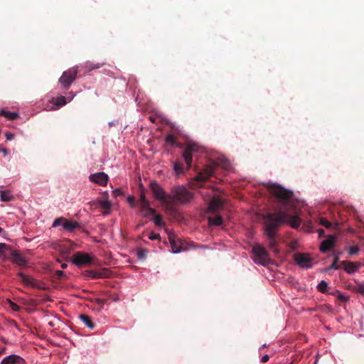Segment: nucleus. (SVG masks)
Returning <instances> with one entry per match:
<instances>
[{"label": "nucleus", "mask_w": 364, "mask_h": 364, "mask_svg": "<svg viewBox=\"0 0 364 364\" xmlns=\"http://www.w3.org/2000/svg\"><path fill=\"white\" fill-rule=\"evenodd\" d=\"M264 231L267 237V244L270 250L276 255L279 252L277 248V235L279 227L287 220V215L284 211H278L277 213H267L264 215Z\"/></svg>", "instance_id": "f257e3e1"}, {"label": "nucleus", "mask_w": 364, "mask_h": 364, "mask_svg": "<svg viewBox=\"0 0 364 364\" xmlns=\"http://www.w3.org/2000/svg\"><path fill=\"white\" fill-rule=\"evenodd\" d=\"M220 167L225 170H229L231 167L230 162L224 156H218L212 163L207 165L203 171L198 173L196 179L199 182L207 181L210 176L215 173L216 168Z\"/></svg>", "instance_id": "f03ea898"}, {"label": "nucleus", "mask_w": 364, "mask_h": 364, "mask_svg": "<svg viewBox=\"0 0 364 364\" xmlns=\"http://www.w3.org/2000/svg\"><path fill=\"white\" fill-rule=\"evenodd\" d=\"M171 193L168 196V199L181 203H188L193 197V194L183 186H173Z\"/></svg>", "instance_id": "7ed1b4c3"}, {"label": "nucleus", "mask_w": 364, "mask_h": 364, "mask_svg": "<svg viewBox=\"0 0 364 364\" xmlns=\"http://www.w3.org/2000/svg\"><path fill=\"white\" fill-rule=\"evenodd\" d=\"M252 252L253 260L255 263L262 265H267L271 263L269 255L265 248L259 244L253 246Z\"/></svg>", "instance_id": "20e7f679"}, {"label": "nucleus", "mask_w": 364, "mask_h": 364, "mask_svg": "<svg viewBox=\"0 0 364 364\" xmlns=\"http://www.w3.org/2000/svg\"><path fill=\"white\" fill-rule=\"evenodd\" d=\"M267 188L272 195L282 201H286L290 199L293 196V193L291 191L276 183L270 184Z\"/></svg>", "instance_id": "39448f33"}, {"label": "nucleus", "mask_w": 364, "mask_h": 364, "mask_svg": "<svg viewBox=\"0 0 364 364\" xmlns=\"http://www.w3.org/2000/svg\"><path fill=\"white\" fill-rule=\"evenodd\" d=\"M77 72V67H73L64 71L59 79V82L65 89H68L75 80Z\"/></svg>", "instance_id": "423d86ee"}, {"label": "nucleus", "mask_w": 364, "mask_h": 364, "mask_svg": "<svg viewBox=\"0 0 364 364\" xmlns=\"http://www.w3.org/2000/svg\"><path fill=\"white\" fill-rule=\"evenodd\" d=\"M294 260L302 268H311L314 264V259L306 253H296L294 255Z\"/></svg>", "instance_id": "0eeeda50"}, {"label": "nucleus", "mask_w": 364, "mask_h": 364, "mask_svg": "<svg viewBox=\"0 0 364 364\" xmlns=\"http://www.w3.org/2000/svg\"><path fill=\"white\" fill-rule=\"evenodd\" d=\"M150 188L153 193L154 196L161 201H164L166 203L169 202L167 200L168 199V196L166 195L163 188L156 181H153L150 183Z\"/></svg>", "instance_id": "6e6552de"}, {"label": "nucleus", "mask_w": 364, "mask_h": 364, "mask_svg": "<svg viewBox=\"0 0 364 364\" xmlns=\"http://www.w3.org/2000/svg\"><path fill=\"white\" fill-rule=\"evenodd\" d=\"M198 151V146L194 144H188L186 146L182 156L187 165L188 168L191 167L193 161V153Z\"/></svg>", "instance_id": "1a4fd4ad"}, {"label": "nucleus", "mask_w": 364, "mask_h": 364, "mask_svg": "<svg viewBox=\"0 0 364 364\" xmlns=\"http://www.w3.org/2000/svg\"><path fill=\"white\" fill-rule=\"evenodd\" d=\"M72 262L77 266H81L91 264L92 259L88 254L78 252L73 255Z\"/></svg>", "instance_id": "9d476101"}, {"label": "nucleus", "mask_w": 364, "mask_h": 364, "mask_svg": "<svg viewBox=\"0 0 364 364\" xmlns=\"http://www.w3.org/2000/svg\"><path fill=\"white\" fill-rule=\"evenodd\" d=\"M9 255L11 257L8 256L7 259L11 260L13 263L18 266H26L27 264L26 259L18 250L11 249Z\"/></svg>", "instance_id": "9b49d317"}, {"label": "nucleus", "mask_w": 364, "mask_h": 364, "mask_svg": "<svg viewBox=\"0 0 364 364\" xmlns=\"http://www.w3.org/2000/svg\"><path fill=\"white\" fill-rule=\"evenodd\" d=\"M169 241L173 253H178L186 250L184 247V242L181 239L174 236H169Z\"/></svg>", "instance_id": "f8f14e48"}, {"label": "nucleus", "mask_w": 364, "mask_h": 364, "mask_svg": "<svg viewBox=\"0 0 364 364\" xmlns=\"http://www.w3.org/2000/svg\"><path fill=\"white\" fill-rule=\"evenodd\" d=\"M108 178V176L104 172L93 173L89 176V179L90 181L99 184L100 186H105L107 185Z\"/></svg>", "instance_id": "ddd939ff"}, {"label": "nucleus", "mask_w": 364, "mask_h": 364, "mask_svg": "<svg viewBox=\"0 0 364 364\" xmlns=\"http://www.w3.org/2000/svg\"><path fill=\"white\" fill-rule=\"evenodd\" d=\"M111 272L107 268H103L99 271L90 270L87 271L86 275L92 279L99 278H109L110 277Z\"/></svg>", "instance_id": "4468645a"}, {"label": "nucleus", "mask_w": 364, "mask_h": 364, "mask_svg": "<svg viewBox=\"0 0 364 364\" xmlns=\"http://www.w3.org/2000/svg\"><path fill=\"white\" fill-rule=\"evenodd\" d=\"M336 237L331 235L326 240H323L320 245L319 249L322 252H327L331 250L335 245Z\"/></svg>", "instance_id": "2eb2a0df"}, {"label": "nucleus", "mask_w": 364, "mask_h": 364, "mask_svg": "<svg viewBox=\"0 0 364 364\" xmlns=\"http://www.w3.org/2000/svg\"><path fill=\"white\" fill-rule=\"evenodd\" d=\"M23 358L17 355H11L4 358L1 364H25Z\"/></svg>", "instance_id": "dca6fc26"}, {"label": "nucleus", "mask_w": 364, "mask_h": 364, "mask_svg": "<svg viewBox=\"0 0 364 364\" xmlns=\"http://www.w3.org/2000/svg\"><path fill=\"white\" fill-rule=\"evenodd\" d=\"M341 264L343 266L344 270L348 274H353L357 272L360 264L350 261H342Z\"/></svg>", "instance_id": "f3484780"}, {"label": "nucleus", "mask_w": 364, "mask_h": 364, "mask_svg": "<svg viewBox=\"0 0 364 364\" xmlns=\"http://www.w3.org/2000/svg\"><path fill=\"white\" fill-rule=\"evenodd\" d=\"M223 203L219 198H213L210 200L208 205V209L210 212L215 213L218 210L223 208Z\"/></svg>", "instance_id": "a211bd4d"}, {"label": "nucleus", "mask_w": 364, "mask_h": 364, "mask_svg": "<svg viewBox=\"0 0 364 364\" xmlns=\"http://www.w3.org/2000/svg\"><path fill=\"white\" fill-rule=\"evenodd\" d=\"M91 208H97L100 205L102 209L109 210L111 208V203L107 199H99L97 201H92L88 203Z\"/></svg>", "instance_id": "6ab92c4d"}, {"label": "nucleus", "mask_w": 364, "mask_h": 364, "mask_svg": "<svg viewBox=\"0 0 364 364\" xmlns=\"http://www.w3.org/2000/svg\"><path fill=\"white\" fill-rule=\"evenodd\" d=\"M287 215V220L283 224L289 223L293 228H298L301 225V219L296 216H291L284 212Z\"/></svg>", "instance_id": "aec40b11"}, {"label": "nucleus", "mask_w": 364, "mask_h": 364, "mask_svg": "<svg viewBox=\"0 0 364 364\" xmlns=\"http://www.w3.org/2000/svg\"><path fill=\"white\" fill-rule=\"evenodd\" d=\"M18 276L21 278V282L24 284L28 285V286H31L32 287L39 288V287L37 285V284H36V281L34 280V279L28 277V276H26V274H24L21 272H19L18 273Z\"/></svg>", "instance_id": "412c9836"}, {"label": "nucleus", "mask_w": 364, "mask_h": 364, "mask_svg": "<svg viewBox=\"0 0 364 364\" xmlns=\"http://www.w3.org/2000/svg\"><path fill=\"white\" fill-rule=\"evenodd\" d=\"M139 201H140V205H141V210H148L152 214H155L156 210L149 207V202L146 198L144 193H141Z\"/></svg>", "instance_id": "4be33fe9"}, {"label": "nucleus", "mask_w": 364, "mask_h": 364, "mask_svg": "<svg viewBox=\"0 0 364 364\" xmlns=\"http://www.w3.org/2000/svg\"><path fill=\"white\" fill-rule=\"evenodd\" d=\"M63 228L70 232L74 231L76 228L80 227V224L77 222L70 221L65 219L62 223Z\"/></svg>", "instance_id": "5701e85b"}, {"label": "nucleus", "mask_w": 364, "mask_h": 364, "mask_svg": "<svg viewBox=\"0 0 364 364\" xmlns=\"http://www.w3.org/2000/svg\"><path fill=\"white\" fill-rule=\"evenodd\" d=\"M11 249V246L5 243H0V257L4 259H7Z\"/></svg>", "instance_id": "b1692460"}, {"label": "nucleus", "mask_w": 364, "mask_h": 364, "mask_svg": "<svg viewBox=\"0 0 364 364\" xmlns=\"http://www.w3.org/2000/svg\"><path fill=\"white\" fill-rule=\"evenodd\" d=\"M166 142L168 144H170L173 146H176V147H179V148H182V145L177 143V139L176 137L172 134H167V136H166Z\"/></svg>", "instance_id": "393cba45"}, {"label": "nucleus", "mask_w": 364, "mask_h": 364, "mask_svg": "<svg viewBox=\"0 0 364 364\" xmlns=\"http://www.w3.org/2000/svg\"><path fill=\"white\" fill-rule=\"evenodd\" d=\"M223 223V219L220 215H216L215 217L208 218V224L210 225L219 226Z\"/></svg>", "instance_id": "a878e982"}, {"label": "nucleus", "mask_w": 364, "mask_h": 364, "mask_svg": "<svg viewBox=\"0 0 364 364\" xmlns=\"http://www.w3.org/2000/svg\"><path fill=\"white\" fill-rule=\"evenodd\" d=\"M80 320L88 327L90 328V329H92L94 328L95 327V324L92 321V319L91 318L87 316V315H85V314H80Z\"/></svg>", "instance_id": "bb28decb"}, {"label": "nucleus", "mask_w": 364, "mask_h": 364, "mask_svg": "<svg viewBox=\"0 0 364 364\" xmlns=\"http://www.w3.org/2000/svg\"><path fill=\"white\" fill-rule=\"evenodd\" d=\"M0 115L5 117L10 120L16 119L18 117V114L16 112H8L4 109L0 112Z\"/></svg>", "instance_id": "cd10ccee"}, {"label": "nucleus", "mask_w": 364, "mask_h": 364, "mask_svg": "<svg viewBox=\"0 0 364 364\" xmlns=\"http://www.w3.org/2000/svg\"><path fill=\"white\" fill-rule=\"evenodd\" d=\"M151 220H154L156 226L163 227L165 225V223L163 221L161 215H157L156 212L155 213V215H154V218H151Z\"/></svg>", "instance_id": "c85d7f7f"}, {"label": "nucleus", "mask_w": 364, "mask_h": 364, "mask_svg": "<svg viewBox=\"0 0 364 364\" xmlns=\"http://www.w3.org/2000/svg\"><path fill=\"white\" fill-rule=\"evenodd\" d=\"M149 251L144 248H139L136 250V255L139 259H146Z\"/></svg>", "instance_id": "c756f323"}, {"label": "nucleus", "mask_w": 364, "mask_h": 364, "mask_svg": "<svg viewBox=\"0 0 364 364\" xmlns=\"http://www.w3.org/2000/svg\"><path fill=\"white\" fill-rule=\"evenodd\" d=\"M12 199L13 196L9 191H1V200L2 201H11Z\"/></svg>", "instance_id": "7c9ffc66"}, {"label": "nucleus", "mask_w": 364, "mask_h": 364, "mask_svg": "<svg viewBox=\"0 0 364 364\" xmlns=\"http://www.w3.org/2000/svg\"><path fill=\"white\" fill-rule=\"evenodd\" d=\"M339 255L340 254L338 253L337 255H335L332 264L328 268H326V270L338 269H339V265H338V262L339 260Z\"/></svg>", "instance_id": "2f4dec72"}, {"label": "nucleus", "mask_w": 364, "mask_h": 364, "mask_svg": "<svg viewBox=\"0 0 364 364\" xmlns=\"http://www.w3.org/2000/svg\"><path fill=\"white\" fill-rule=\"evenodd\" d=\"M173 169L177 175L183 173V165L181 162L176 161L173 165Z\"/></svg>", "instance_id": "473e14b6"}, {"label": "nucleus", "mask_w": 364, "mask_h": 364, "mask_svg": "<svg viewBox=\"0 0 364 364\" xmlns=\"http://www.w3.org/2000/svg\"><path fill=\"white\" fill-rule=\"evenodd\" d=\"M328 285L326 282L322 280L317 286V289L321 293H326L328 291Z\"/></svg>", "instance_id": "72a5a7b5"}, {"label": "nucleus", "mask_w": 364, "mask_h": 364, "mask_svg": "<svg viewBox=\"0 0 364 364\" xmlns=\"http://www.w3.org/2000/svg\"><path fill=\"white\" fill-rule=\"evenodd\" d=\"M67 103L66 98L64 96H59L55 100L54 104L58 107H61Z\"/></svg>", "instance_id": "f704fd0d"}, {"label": "nucleus", "mask_w": 364, "mask_h": 364, "mask_svg": "<svg viewBox=\"0 0 364 364\" xmlns=\"http://www.w3.org/2000/svg\"><path fill=\"white\" fill-rule=\"evenodd\" d=\"M104 63H97V64H93L92 63H86V69L87 71H91L94 69H97L101 68Z\"/></svg>", "instance_id": "c9c22d12"}, {"label": "nucleus", "mask_w": 364, "mask_h": 364, "mask_svg": "<svg viewBox=\"0 0 364 364\" xmlns=\"http://www.w3.org/2000/svg\"><path fill=\"white\" fill-rule=\"evenodd\" d=\"M320 224L326 228H328L331 226V223L324 218H320Z\"/></svg>", "instance_id": "e433bc0d"}, {"label": "nucleus", "mask_w": 364, "mask_h": 364, "mask_svg": "<svg viewBox=\"0 0 364 364\" xmlns=\"http://www.w3.org/2000/svg\"><path fill=\"white\" fill-rule=\"evenodd\" d=\"M8 302L9 304L10 307L11 309L14 311H20V306L16 304V303L13 302L10 299H8Z\"/></svg>", "instance_id": "4c0bfd02"}, {"label": "nucleus", "mask_w": 364, "mask_h": 364, "mask_svg": "<svg viewBox=\"0 0 364 364\" xmlns=\"http://www.w3.org/2000/svg\"><path fill=\"white\" fill-rule=\"evenodd\" d=\"M359 252V248L357 246H351L349 248L348 252L350 255H355Z\"/></svg>", "instance_id": "58836bf2"}, {"label": "nucleus", "mask_w": 364, "mask_h": 364, "mask_svg": "<svg viewBox=\"0 0 364 364\" xmlns=\"http://www.w3.org/2000/svg\"><path fill=\"white\" fill-rule=\"evenodd\" d=\"M149 118L151 122L155 124H157L161 121V118L158 116L150 115Z\"/></svg>", "instance_id": "ea45409f"}, {"label": "nucleus", "mask_w": 364, "mask_h": 364, "mask_svg": "<svg viewBox=\"0 0 364 364\" xmlns=\"http://www.w3.org/2000/svg\"><path fill=\"white\" fill-rule=\"evenodd\" d=\"M149 238L151 240H159V239H160V235H159V234H158V233H155V232H151V234L149 235Z\"/></svg>", "instance_id": "a19ab883"}, {"label": "nucleus", "mask_w": 364, "mask_h": 364, "mask_svg": "<svg viewBox=\"0 0 364 364\" xmlns=\"http://www.w3.org/2000/svg\"><path fill=\"white\" fill-rule=\"evenodd\" d=\"M64 220H65V218H62L55 219L53 223V227H56L58 225H62Z\"/></svg>", "instance_id": "79ce46f5"}, {"label": "nucleus", "mask_w": 364, "mask_h": 364, "mask_svg": "<svg viewBox=\"0 0 364 364\" xmlns=\"http://www.w3.org/2000/svg\"><path fill=\"white\" fill-rule=\"evenodd\" d=\"M114 196H119L123 195V191L120 188H117L113 191Z\"/></svg>", "instance_id": "37998d69"}, {"label": "nucleus", "mask_w": 364, "mask_h": 364, "mask_svg": "<svg viewBox=\"0 0 364 364\" xmlns=\"http://www.w3.org/2000/svg\"><path fill=\"white\" fill-rule=\"evenodd\" d=\"M142 210L144 212V216L146 217V218H151V216H154L155 215V214H152L148 210Z\"/></svg>", "instance_id": "c03bdc74"}, {"label": "nucleus", "mask_w": 364, "mask_h": 364, "mask_svg": "<svg viewBox=\"0 0 364 364\" xmlns=\"http://www.w3.org/2000/svg\"><path fill=\"white\" fill-rule=\"evenodd\" d=\"M5 136L6 139L9 141L12 140L14 138V134L11 132H6Z\"/></svg>", "instance_id": "a18cd8bd"}, {"label": "nucleus", "mask_w": 364, "mask_h": 364, "mask_svg": "<svg viewBox=\"0 0 364 364\" xmlns=\"http://www.w3.org/2000/svg\"><path fill=\"white\" fill-rule=\"evenodd\" d=\"M0 152H2L4 156H7L9 154V151L5 147L0 146Z\"/></svg>", "instance_id": "49530a36"}, {"label": "nucleus", "mask_w": 364, "mask_h": 364, "mask_svg": "<svg viewBox=\"0 0 364 364\" xmlns=\"http://www.w3.org/2000/svg\"><path fill=\"white\" fill-rule=\"evenodd\" d=\"M128 202L132 207L134 206V198L133 196H129L128 198Z\"/></svg>", "instance_id": "de8ad7c7"}, {"label": "nucleus", "mask_w": 364, "mask_h": 364, "mask_svg": "<svg viewBox=\"0 0 364 364\" xmlns=\"http://www.w3.org/2000/svg\"><path fill=\"white\" fill-rule=\"evenodd\" d=\"M269 355H265L262 356V358H261V362L262 363H267L269 360Z\"/></svg>", "instance_id": "09e8293b"}, {"label": "nucleus", "mask_w": 364, "mask_h": 364, "mask_svg": "<svg viewBox=\"0 0 364 364\" xmlns=\"http://www.w3.org/2000/svg\"><path fill=\"white\" fill-rule=\"evenodd\" d=\"M358 291L362 294H364V284H360L358 286Z\"/></svg>", "instance_id": "8fccbe9b"}, {"label": "nucleus", "mask_w": 364, "mask_h": 364, "mask_svg": "<svg viewBox=\"0 0 364 364\" xmlns=\"http://www.w3.org/2000/svg\"><path fill=\"white\" fill-rule=\"evenodd\" d=\"M97 303L100 305H104L105 303H106V300L105 299H97Z\"/></svg>", "instance_id": "3c124183"}, {"label": "nucleus", "mask_w": 364, "mask_h": 364, "mask_svg": "<svg viewBox=\"0 0 364 364\" xmlns=\"http://www.w3.org/2000/svg\"><path fill=\"white\" fill-rule=\"evenodd\" d=\"M338 299L343 301H346V298L341 294H339Z\"/></svg>", "instance_id": "603ef678"}, {"label": "nucleus", "mask_w": 364, "mask_h": 364, "mask_svg": "<svg viewBox=\"0 0 364 364\" xmlns=\"http://www.w3.org/2000/svg\"><path fill=\"white\" fill-rule=\"evenodd\" d=\"M64 274V272L61 270H57L56 271V274L58 276V277H61L63 276Z\"/></svg>", "instance_id": "864d4df0"}, {"label": "nucleus", "mask_w": 364, "mask_h": 364, "mask_svg": "<svg viewBox=\"0 0 364 364\" xmlns=\"http://www.w3.org/2000/svg\"><path fill=\"white\" fill-rule=\"evenodd\" d=\"M110 298L114 301H119V297L117 296H110Z\"/></svg>", "instance_id": "5fc2aeb1"}, {"label": "nucleus", "mask_w": 364, "mask_h": 364, "mask_svg": "<svg viewBox=\"0 0 364 364\" xmlns=\"http://www.w3.org/2000/svg\"><path fill=\"white\" fill-rule=\"evenodd\" d=\"M5 348H3L2 349L0 350V355H3L5 353Z\"/></svg>", "instance_id": "6e6d98bb"}, {"label": "nucleus", "mask_w": 364, "mask_h": 364, "mask_svg": "<svg viewBox=\"0 0 364 364\" xmlns=\"http://www.w3.org/2000/svg\"><path fill=\"white\" fill-rule=\"evenodd\" d=\"M67 266H68V265H67V264H66V263H63V264H61V267H62V268H63V269H65V268L67 267Z\"/></svg>", "instance_id": "4d7b16f0"}, {"label": "nucleus", "mask_w": 364, "mask_h": 364, "mask_svg": "<svg viewBox=\"0 0 364 364\" xmlns=\"http://www.w3.org/2000/svg\"><path fill=\"white\" fill-rule=\"evenodd\" d=\"M323 232V230H319V233H320V234H322V232Z\"/></svg>", "instance_id": "13d9d810"}, {"label": "nucleus", "mask_w": 364, "mask_h": 364, "mask_svg": "<svg viewBox=\"0 0 364 364\" xmlns=\"http://www.w3.org/2000/svg\"><path fill=\"white\" fill-rule=\"evenodd\" d=\"M317 363H318V361H317V360H316V361L314 362V364H317Z\"/></svg>", "instance_id": "bf43d9fd"}]
</instances>
